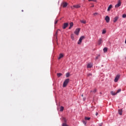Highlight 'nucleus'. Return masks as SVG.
<instances>
[{
	"label": "nucleus",
	"mask_w": 126,
	"mask_h": 126,
	"mask_svg": "<svg viewBox=\"0 0 126 126\" xmlns=\"http://www.w3.org/2000/svg\"><path fill=\"white\" fill-rule=\"evenodd\" d=\"M69 82V79H65L63 83V87H66Z\"/></svg>",
	"instance_id": "f257e3e1"
},
{
	"label": "nucleus",
	"mask_w": 126,
	"mask_h": 126,
	"mask_svg": "<svg viewBox=\"0 0 126 126\" xmlns=\"http://www.w3.org/2000/svg\"><path fill=\"white\" fill-rule=\"evenodd\" d=\"M85 38V36H82L80 37L79 41H78V45H81V43H82V40Z\"/></svg>",
	"instance_id": "f03ea898"
},
{
	"label": "nucleus",
	"mask_w": 126,
	"mask_h": 126,
	"mask_svg": "<svg viewBox=\"0 0 126 126\" xmlns=\"http://www.w3.org/2000/svg\"><path fill=\"white\" fill-rule=\"evenodd\" d=\"M121 5L122 2L121 1V0H118V3L115 5V8H118V7H120Z\"/></svg>",
	"instance_id": "7ed1b4c3"
},
{
	"label": "nucleus",
	"mask_w": 126,
	"mask_h": 126,
	"mask_svg": "<svg viewBox=\"0 0 126 126\" xmlns=\"http://www.w3.org/2000/svg\"><path fill=\"white\" fill-rule=\"evenodd\" d=\"M79 32H80V29L78 28L76 29L74 33L76 34V35H78L79 34Z\"/></svg>",
	"instance_id": "20e7f679"
},
{
	"label": "nucleus",
	"mask_w": 126,
	"mask_h": 126,
	"mask_svg": "<svg viewBox=\"0 0 126 126\" xmlns=\"http://www.w3.org/2000/svg\"><path fill=\"white\" fill-rule=\"evenodd\" d=\"M67 26H68V23H65L63 24V29H65V28H66V27H67Z\"/></svg>",
	"instance_id": "39448f33"
},
{
	"label": "nucleus",
	"mask_w": 126,
	"mask_h": 126,
	"mask_svg": "<svg viewBox=\"0 0 126 126\" xmlns=\"http://www.w3.org/2000/svg\"><path fill=\"white\" fill-rule=\"evenodd\" d=\"M119 78H120V75H117L114 79V81L115 82H118V80H119Z\"/></svg>",
	"instance_id": "423d86ee"
},
{
	"label": "nucleus",
	"mask_w": 126,
	"mask_h": 126,
	"mask_svg": "<svg viewBox=\"0 0 126 126\" xmlns=\"http://www.w3.org/2000/svg\"><path fill=\"white\" fill-rule=\"evenodd\" d=\"M105 20H106L107 23H109V22H110V17H109V16H106L105 17Z\"/></svg>",
	"instance_id": "0eeeda50"
},
{
	"label": "nucleus",
	"mask_w": 126,
	"mask_h": 126,
	"mask_svg": "<svg viewBox=\"0 0 126 126\" xmlns=\"http://www.w3.org/2000/svg\"><path fill=\"white\" fill-rule=\"evenodd\" d=\"M119 19V17L118 16H116L114 18V20H113V22L114 23H116V22H117V21H118V20Z\"/></svg>",
	"instance_id": "6e6552de"
},
{
	"label": "nucleus",
	"mask_w": 126,
	"mask_h": 126,
	"mask_svg": "<svg viewBox=\"0 0 126 126\" xmlns=\"http://www.w3.org/2000/svg\"><path fill=\"white\" fill-rule=\"evenodd\" d=\"M102 43H103V40L102 39V38H100L98 41V45H101Z\"/></svg>",
	"instance_id": "1a4fd4ad"
},
{
	"label": "nucleus",
	"mask_w": 126,
	"mask_h": 126,
	"mask_svg": "<svg viewBox=\"0 0 126 126\" xmlns=\"http://www.w3.org/2000/svg\"><path fill=\"white\" fill-rule=\"evenodd\" d=\"M63 7H66L67 6V3L66 2H64L63 3Z\"/></svg>",
	"instance_id": "9d476101"
},
{
	"label": "nucleus",
	"mask_w": 126,
	"mask_h": 126,
	"mask_svg": "<svg viewBox=\"0 0 126 126\" xmlns=\"http://www.w3.org/2000/svg\"><path fill=\"white\" fill-rule=\"evenodd\" d=\"M92 66H93V64H92L91 63H89L87 65V68H91V67H92Z\"/></svg>",
	"instance_id": "9b49d317"
},
{
	"label": "nucleus",
	"mask_w": 126,
	"mask_h": 126,
	"mask_svg": "<svg viewBox=\"0 0 126 126\" xmlns=\"http://www.w3.org/2000/svg\"><path fill=\"white\" fill-rule=\"evenodd\" d=\"M62 58H63V54H60L59 55V57L58 58L59 60H61Z\"/></svg>",
	"instance_id": "f8f14e48"
},
{
	"label": "nucleus",
	"mask_w": 126,
	"mask_h": 126,
	"mask_svg": "<svg viewBox=\"0 0 126 126\" xmlns=\"http://www.w3.org/2000/svg\"><path fill=\"white\" fill-rule=\"evenodd\" d=\"M113 5H112V4L110 5L107 9V11H110V10H111V8H112Z\"/></svg>",
	"instance_id": "ddd939ff"
},
{
	"label": "nucleus",
	"mask_w": 126,
	"mask_h": 126,
	"mask_svg": "<svg viewBox=\"0 0 126 126\" xmlns=\"http://www.w3.org/2000/svg\"><path fill=\"white\" fill-rule=\"evenodd\" d=\"M70 27H69V29H71L72 27L73 26V23L71 22L70 23Z\"/></svg>",
	"instance_id": "4468645a"
},
{
	"label": "nucleus",
	"mask_w": 126,
	"mask_h": 126,
	"mask_svg": "<svg viewBox=\"0 0 126 126\" xmlns=\"http://www.w3.org/2000/svg\"><path fill=\"white\" fill-rule=\"evenodd\" d=\"M81 23H83V24H86V20H80Z\"/></svg>",
	"instance_id": "2eb2a0df"
},
{
	"label": "nucleus",
	"mask_w": 126,
	"mask_h": 126,
	"mask_svg": "<svg viewBox=\"0 0 126 126\" xmlns=\"http://www.w3.org/2000/svg\"><path fill=\"white\" fill-rule=\"evenodd\" d=\"M119 115H120V116H122V115H123V110L120 109L118 111Z\"/></svg>",
	"instance_id": "dca6fc26"
},
{
	"label": "nucleus",
	"mask_w": 126,
	"mask_h": 126,
	"mask_svg": "<svg viewBox=\"0 0 126 126\" xmlns=\"http://www.w3.org/2000/svg\"><path fill=\"white\" fill-rule=\"evenodd\" d=\"M73 6L75 8H79V7H80V5H75Z\"/></svg>",
	"instance_id": "f3484780"
},
{
	"label": "nucleus",
	"mask_w": 126,
	"mask_h": 126,
	"mask_svg": "<svg viewBox=\"0 0 126 126\" xmlns=\"http://www.w3.org/2000/svg\"><path fill=\"white\" fill-rule=\"evenodd\" d=\"M63 109H64V108L63 106H61L60 107V112H63Z\"/></svg>",
	"instance_id": "a211bd4d"
},
{
	"label": "nucleus",
	"mask_w": 126,
	"mask_h": 126,
	"mask_svg": "<svg viewBox=\"0 0 126 126\" xmlns=\"http://www.w3.org/2000/svg\"><path fill=\"white\" fill-rule=\"evenodd\" d=\"M108 51V49L107 48H104V49H103V52H104V53H106V52Z\"/></svg>",
	"instance_id": "6ab92c4d"
},
{
	"label": "nucleus",
	"mask_w": 126,
	"mask_h": 126,
	"mask_svg": "<svg viewBox=\"0 0 126 126\" xmlns=\"http://www.w3.org/2000/svg\"><path fill=\"white\" fill-rule=\"evenodd\" d=\"M62 75H63V74H62L61 73H57V76L58 77H60L62 76Z\"/></svg>",
	"instance_id": "aec40b11"
},
{
	"label": "nucleus",
	"mask_w": 126,
	"mask_h": 126,
	"mask_svg": "<svg viewBox=\"0 0 126 126\" xmlns=\"http://www.w3.org/2000/svg\"><path fill=\"white\" fill-rule=\"evenodd\" d=\"M111 95H116L117 94H116V93L113 92V91H111Z\"/></svg>",
	"instance_id": "412c9836"
},
{
	"label": "nucleus",
	"mask_w": 126,
	"mask_h": 126,
	"mask_svg": "<svg viewBox=\"0 0 126 126\" xmlns=\"http://www.w3.org/2000/svg\"><path fill=\"white\" fill-rule=\"evenodd\" d=\"M106 30H102V34H106Z\"/></svg>",
	"instance_id": "4be33fe9"
},
{
	"label": "nucleus",
	"mask_w": 126,
	"mask_h": 126,
	"mask_svg": "<svg viewBox=\"0 0 126 126\" xmlns=\"http://www.w3.org/2000/svg\"><path fill=\"white\" fill-rule=\"evenodd\" d=\"M121 91H122V90H121V89L118 90L116 92V94H118V93H120V92H121Z\"/></svg>",
	"instance_id": "5701e85b"
},
{
	"label": "nucleus",
	"mask_w": 126,
	"mask_h": 126,
	"mask_svg": "<svg viewBox=\"0 0 126 126\" xmlns=\"http://www.w3.org/2000/svg\"><path fill=\"white\" fill-rule=\"evenodd\" d=\"M85 120H87V121H89V120H90V118H89V117H85Z\"/></svg>",
	"instance_id": "b1692460"
},
{
	"label": "nucleus",
	"mask_w": 126,
	"mask_h": 126,
	"mask_svg": "<svg viewBox=\"0 0 126 126\" xmlns=\"http://www.w3.org/2000/svg\"><path fill=\"white\" fill-rule=\"evenodd\" d=\"M69 76H70V74H69V73H67L66 74V77H69Z\"/></svg>",
	"instance_id": "393cba45"
},
{
	"label": "nucleus",
	"mask_w": 126,
	"mask_h": 126,
	"mask_svg": "<svg viewBox=\"0 0 126 126\" xmlns=\"http://www.w3.org/2000/svg\"><path fill=\"white\" fill-rule=\"evenodd\" d=\"M97 90L95 89L93 91H91V92H93L94 93H96Z\"/></svg>",
	"instance_id": "a878e982"
},
{
	"label": "nucleus",
	"mask_w": 126,
	"mask_h": 126,
	"mask_svg": "<svg viewBox=\"0 0 126 126\" xmlns=\"http://www.w3.org/2000/svg\"><path fill=\"white\" fill-rule=\"evenodd\" d=\"M93 15H94V16H96V15H98V13L95 12L93 14Z\"/></svg>",
	"instance_id": "bb28decb"
},
{
	"label": "nucleus",
	"mask_w": 126,
	"mask_h": 126,
	"mask_svg": "<svg viewBox=\"0 0 126 126\" xmlns=\"http://www.w3.org/2000/svg\"><path fill=\"white\" fill-rule=\"evenodd\" d=\"M89 1H94V2H96L97 1V0H88Z\"/></svg>",
	"instance_id": "cd10ccee"
},
{
	"label": "nucleus",
	"mask_w": 126,
	"mask_h": 126,
	"mask_svg": "<svg viewBox=\"0 0 126 126\" xmlns=\"http://www.w3.org/2000/svg\"><path fill=\"white\" fill-rule=\"evenodd\" d=\"M87 76L89 77V76H92V73H89L87 74Z\"/></svg>",
	"instance_id": "c85d7f7f"
},
{
	"label": "nucleus",
	"mask_w": 126,
	"mask_h": 126,
	"mask_svg": "<svg viewBox=\"0 0 126 126\" xmlns=\"http://www.w3.org/2000/svg\"><path fill=\"white\" fill-rule=\"evenodd\" d=\"M122 17H123V18H126V15L125 14H123V16H122Z\"/></svg>",
	"instance_id": "c756f323"
},
{
	"label": "nucleus",
	"mask_w": 126,
	"mask_h": 126,
	"mask_svg": "<svg viewBox=\"0 0 126 126\" xmlns=\"http://www.w3.org/2000/svg\"><path fill=\"white\" fill-rule=\"evenodd\" d=\"M99 56H97V57H95V60H98V58H99Z\"/></svg>",
	"instance_id": "7c9ffc66"
},
{
	"label": "nucleus",
	"mask_w": 126,
	"mask_h": 126,
	"mask_svg": "<svg viewBox=\"0 0 126 126\" xmlns=\"http://www.w3.org/2000/svg\"><path fill=\"white\" fill-rule=\"evenodd\" d=\"M83 123L84 125H86V124H87L86 122H85V121H83Z\"/></svg>",
	"instance_id": "2f4dec72"
},
{
	"label": "nucleus",
	"mask_w": 126,
	"mask_h": 126,
	"mask_svg": "<svg viewBox=\"0 0 126 126\" xmlns=\"http://www.w3.org/2000/svg\"><path fill=\"white\" fill-rule=\"evenodd\" d=\"M57 35H58V32H56V34H55V37H56V38H57Z\"/></svg>",
	"instance_id": "473e14b6"
},
{
	"label": "nucleus",
	"mask_w": 126,
	"mask_h": 126,
	"mask_svg": "<svg viewBox=\"0 0 126 126\" xmlns=\"http://www.w3.org/2000/svg\"><path fill=\"white\" fill-rule=\"evenodd\" d=\"M58 23V20L55 21V24H57Z\"/></svg>",
	"instance_id": "72a5a7b5"
},
{
	"label": "nucleus",
	"mask_w": 126,
	"mask_h": 126,
	"mask_svg": "<svg viewBox=\"0 0 126 126\" xmlns=\"http://www.w3.org/2000/svg\"><path fill=\"white\" fill-rule=\"evenodd\" d=\"M63 120L64 122H66V120L65 119V118H63Z\"/></svg>",
	"instance_id": "f704fd0d"
},
{
	"label": "nucleus",
	"mask_w": 126,
	"mask_h": 126,
	"mask_svg": "<svg viewBox=\"0 0 126 126\" xmlns=\"http://www.w3.org/2000/svg\"><path fill=\"white\" fill-rule=\"evenodd\" d=\"M71 39H72V40H73V36H72V34L71 35Z\"/></svg>",
	"instance_id": "c9c22d12"
},
{
	"label": "nucleus",
	"mask_w": 126,
	"mask_h": 126,
	"mask_svg": "<svg viewBox=\"0 0 126 126\" xmlns=\"http://www.w3.org/2000/svg\"><path fill=\"white\" fill-rule=\"evenodd\" d=\"M97 115H98V112H96V113H95V115L97 116Z\"/></svg>",
	"instance_id": "e433bc0d"
},
{
	"label": "nucleus",
	"mask_w": 126,
	"mask_h": 126,
	"mask_svg": "<svg viewBox=\"0 0 126 126\" xmlns=\"http://www.w3.org/2000/svg\"><path fill=\"white\" fill-rule=\"evenodd\" d=\"M81 96H82V97H83V94H82Z\"/></svg>",
	"instance_id": "4c0bfd02"
},
{
	"label": "nucleus",
	"mask_w": 126,
	"mask_h": 126,
	"mask_svg": "<svg viewBox=\"0 0 126 126\" xmlns=\"http://www.w3.org/2000/svg\"><path fill=\"white\" fill-rule=\"evenodd\" d=\"M83 100H84V101H85V98H84V99H83Z\"/></svg>",
	"instance_id": "58836bf2"
},
{
	"label": "nucleus",
	"mask_w": 126,
	"mask_h": 126,
	"mask_svg": "<svg viewBox=\"0 0 126 126\" xmlns=\"http://www.w3.org/2000/svg\"><path fill=\"white\" fill-rule=\"evenodd\" d=\"M94 7V6H92V7Z\"/></svg>",
	"instance_id": "ea45409f"
},
{
	"label": "nucleus",
	"mask_w": 126,
	"mask_h": 126,
	"mask_svg": "<svg viewBox=\"0 0 126 126\" xmlns=\"http://www.w3.org/2000/svg\"><path fill=\"white\" fill-rule=\"evenodd\" d=\"M22 11H23V10H22Z\"/></svg>",
	"instance_id": "a19ab883"
}]
</instances>
